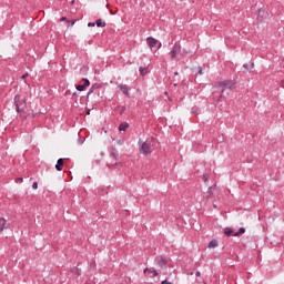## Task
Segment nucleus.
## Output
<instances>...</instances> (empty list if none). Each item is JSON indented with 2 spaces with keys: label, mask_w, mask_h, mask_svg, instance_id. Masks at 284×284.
I'll use <instances>...</instances> for the list:
<instances>
[{
  "label": "nucleus",
  "mask_w": 284,
  "mask_h": 284,
  "mask_svg": "<svg viewBox=\"0 0 284 284\" xmlns=\"http://www.w3.org/2000/svg\"><path fill=\"white\" fill-rule=\"evenodd\" d=\"M162 284H172V282L164 280V281H162Z\"/></svg>",
  "instance_id": "bb28decb"
},
{
  "label": "nucleus",
  "mask_w": 284,
  "mask_h": 284,
  "mask_svg": "<svg viewBox=\"0 0 284 284\" xmlns=\"http://www.w3.org/2000/svg\"><path fill=\"white\" fill-rule=\"evenodd\" d=\"M232 81L230 80H224L219 82V88H224L221 91V99H225V92H232Z\"/></svg>",
  "instance_id": "7ed1b4c3"
},
{
  "label": "nucleus",
  "mask_w": 284,
  "mask_h": 284,
  "mask_svg": "<svg viewBox=\"0 0 284 284\" xmlns=\"http://www.w3.org/2000/svg\"><path fill=\"white\" fill-rule=\"evenodd\" d=\"M63 159L62 158H60V159H58V161H57V164H55V170L58 171V172H61L62 170H63Z\"/></svg>",
  "instance_id": "0eeeda50"
},
{
  "label": "nucleus",
  "mask_w": 284,
  "mask_h": 284,
  "mask_svg": "<svg viewBox=\"0 0 284 284\" xmlns=\"http://www.w3.org/2000/svg\"><path fill=\"white\" fill-rule=\"evenodd\" d=\"M95 26H98V28H105V21H103L102 19H98L95 21Z\"/></svg>",
  "instance_id": "dca6fc26"
},
{
  "label": "nucleus",
  "mask_w": 284,
  "mask_h": 284,
  "mask_svg": "<svg viewBox=\"0 0 284 284\" xmlns=\"http://www.w3.org/2000/svg\"><path fill=\"white\" fill-rule=\"evenodd\" d=\"M78 276H81V273H80V272H78Z\"/></svg>",
  "instance_id": "58836bf2"
},
{
  "label": "nucleus",
  "mask_w": 284,
  "mask_h": 284,
  "mask_svg": "<svg viewBox=\"0 0 284 284\" xmlns=\"http://www.w3.org/2000/svg\"><path fill=\"white\" fill-rule=\"evenodd\" d=\"M99 88H101V84H93L90 90L87 93V98H90V94H92L95 90H99Z\"/></svg>",
  "instance_id": "9b49d317"
},
{
  "label": "nucleus",
  "mask_w": 284,
  "mask_h": 284,
  "mask_svg": "<svg viewBox=\"0 0 284 284\" xmlns=\"http://www.w3.org/2000/svg\"><path fill=\"white\" fill-rule=\"evenodd\" d=\"M82 81L84 82L82 85H84V88H90V80L88 79H82Z\"/></svg>",
  "instance_id": "4be33fe9"
},
{
  "label": "nucleus",
  "mask_w": 284,
  "mask_h": 284,
  "mask_svg": "<svg viewBox=\"0 0 284 284\" xmlns=\"http://www.w3.org/2000/svg\"><path fill=\"white\" fill-rule=\"evenodd\" d=\"M174 87L176 88V83H174Z\"/></svg>",
  "instance_id": "79ce46f5"
},
{
  "label": "nucleus",
  "mask_w": 284,
  "mask_h": 284,
  "mask_svg": "<svg viewBox=\"0 0 284 284\" xmlns=\"http://www.w3.org/2000/svg\"><path fill=\"white\" fill-rule=\"evenodd\" d=\"M79 92H83L85 90L84 84H79L75 87Z\"/></svg>",
  "instance_id": "aec40b11"
},
{
  "label": "nucleus",
  "mask_w": 284,
  "mask_h": 284,
  "mask_svg": "<svg viewBox=\"0 0 284 284\" xmlns=\"http://www.w3.org/2000/svg\"><path fill=\"white\" fill-rule=\"evenodd\" d=\"M175 75H179V72H175Z\"/></svg>",
  "instance_id": "ea45409f"
},
{
  "label": "nucleus",
  "mask_w": 284,
  "mask_h": 284,
  "mask_svg": "<svg viewBox=\"0 0 284 284\" xmlns=\"http://www.w3.org/2000/svg\"><path fill=\"white\" fill-rule=\"evenodd\" d=\"M60 21H68V18H67V17H62V18L60 19Z\"/></svg>",
  "instance_id": "c85d7f7f"
},
{
  "label": "nucleus",
  "mask_w": 284,
  "mask_h": 284,
  "mask_svg": "<svg viewBox=\"0 0 284 284\" xmlns=\"http://www.w3.org/2000/svg\"><path fill=\"white\" fill-rule=\"evenodd\" d=\"M74 23H77V20L71 21V23H70L71 28H72V26H74Z\"/></svg>",
  "instance_id": "c756f323"
},
{
  "label": "nucleus",
  "mask_w": 284,
  "mask_h": 284,
  "mask_svg": "<svg viewBox=\"0 0 284 284\" xmlns=\"http://www.w3.org/2000/svg\"><path fill=\"white\" fill-rule=\"evenodd\" d=\"M280 85L281 88H284V80L281 81Z\"/></svg>",
  "instance_id": "7c9ffc66"
},
{
  "label": "nucleus",
  "mask_w": 284,
  "mask_h": 284,
  "mask_svg": "<svg viewBox=\"0 0 284 284\" xmlns=\"http://www.w3.org/2000/svg\"><path fill=\"white\" fill-rule=\"evenodd\" d=\"M169 54L172 60L176 59V55L181 54V43L175 42Z\"/></svg>",
  "instance_id": "20e7f679"
},
{
  "label": "nucleus",
  "mask_w": 284,
  "mask_h": 284,
  "mask_svg": "<svg viewBox=\"0 0 284 284\" xmlns=\"http://www.w3.org/2000/svg\"><path fill=\"white\" fill-rule=\"evenodd\" d=\"M144 274H153V276H159V272L154 268H144Z\"/></svg>",
  "instance_id": "f8f14e48"
},
{
  "label": "nucleus",
  "mask_w": 284,
  "mask_h": 284,
  "mask_svg": "<svg viewBox=\"0 0 284 284\" xmlns=\"http://www.w3.org/2000/svg\"><path fill=\"white\" fill-rule=\"evenodd\" d=\"M139 71H140V74H141L142 77H145V74H146L145 68L140 67Z\"/></svg>",
  "instance_id": "5701e85b"
},
{
  "label": "nucleus",
  "mask_w": 284,
  "mask_h": 284,
  "mask_svg": "<svg viewBox=\"0 0 284 284\" xmlns=\"http://www.w3.org/2000/svg\"><path fill=\"white\" fill-rule=\"evenodd\" d=\"M18 181H21V182H22V181H23V178H18Z\"/></svg>",
  "instance_id": "c9c22d12"
},
{
  "label": "nucleus",
  "mask_w": 284,
  "mask_h": 284,
  "mask_svg": "<svg viewBox=\"0 0 284 284\" xmlns=\"http://www.w3.org/2000/svg\"><path fill=\"white\" fill-rule=\"evenodd\" d=\"M195 276H201V273L197 271L196 273H195Z\"/></svg>",
  "instance_id": "72a5a7b5"
},
{
  "label": "nucleus",
  "mask_w": 284,
  "mask_h": 284,
  "mask_svg": "<svg viewBox=\"0 0 284 284\" xmlns=\"http://www.w3.org/2000/svg\"><path fill=\"white\" fill-rule=\"evenodd\" d=\"M197 73H199V74H203V67H199Z\"/></svg>",
  "instance_id": "a878e982"
},
{
  "label": "nucleus",
  "mask_w": 284,
  "mask_h": 284,
  "mask_svg": "<svg viewBox=\"0 0 284 284\" xmlns=\"http://www.w3.org/2000/svg\"><path fill=\"white\" fill-rule=\"evenodd\" d=\"M140 143V153L144 154V156H150L152 154V151L154 148H156V139L149 138L145 142H139Z\"/></svg>",
  "instance_id": "f257e3e1"
},
{
  "label": "nucleus",
  "mask_w": 284,
  "mask_h": 284,
  "mask_svg": "<svg viewBox=\"0 0 284 284\" xmlns=\"http://www.w3.org/2000/svg\"><path fill=\"white\" fill-rule=\"evenodd\" d=\"M73 97H77V92L73 93Z\"/></svg>",
  "instance_id": "4c0bfd02"
},
{
  "label": "nucleus",
  "mask_w": 284,
  "mask_h": 284,
  "mask_svg": "<svg viewBox=\"0 0 284 284\" xmlns=\"http://www.w3.org/2000/svg\"><path fill=\"white\" fill-rule=\"evenodd\" d=\"M214 190H216V184H213L212 186L209 187L207 199H213L214 197Z\"/></svg>",
  "instance_id": "6e6552de"
},
{
  "label": "nucleus",
  "mask_w": 284,
  "mask_h": 284,
  "mask_svg": "<svg viewBox=\"0 0 284 284\" xmlns=\"http://www.w3.org/2000/svg\"><path fill=\"white\" fill-rule=\"evenodd\" d=\"M111 156H113V159L115 160V163H116V161H119V153L112 151Z\"/></svg>",
  "instance_id": "412c9836"
},
{
  "label": "nucleus",
  "mask_w": 284,
  "mask_h": 284,
  "mask_svg": "<svg viewBox=\"0 0 284 284\" xmlns=\"http://www.w3.org/2000/svg\"><path fill=\"white\" fill-rule=\"evenodd\" d=\"M71 4H74V0H71Z\"/></svg>",
  "instance_id": "e433bc0d"
},
{
  "label": "nucleus",
  "mask_w": 284,
  "mask_h": 284,
  "mask_svg": "<svg viewBox=\"0 0 284 284\" xmlns=\"http://www.w3.org/2000/svg\"><path fill=\"white\" fill-rule=\"evenodd\" d=\"M28 77V73L23 74L21 79H26Z\"/></svg>",
  "instance_id": "473e14b6"
},
{
  "label": "nucleus",
  "mask_w": 284,
  "mask_h": 284,
  "mask_svg": "<svg viewBox=\"0 0 284 284\" xmlns=\"http://www.w3.org/2000/svg\"><path fill=\"white\" fill-rule=\"evenodd\" d=\"M241 234H245V227H240L239 231L233 234V236H241Z\"/></svg>",
  "instance_id": "a211bd4d"
},
{
  "label": "nucleus",
  "mask_w": 284,
  "mask_h": 284,
  "mask_svg": "<svg viewBox=\"0 0 284 284\" xmlns=\"http://www.w3.org/2000/svg\"><path fill=\"white\" fill-rule=\"evenodd\" d=\"M207 247L210 250L214 248V247H219V241L216 240H212L209 244H207Z\"/></svg>",
  "instance_id": "2eb2a0df"
},
{
  "label": "nucleus",
  "mask_w": 284,
  "mask_h": 284,
  "mask_svg": "<svg viewBox=\"0 0 284 284\" xmlns=\"http://www.w3.org/2000/svg\"><path fill=\"white\" fill-rule=\"evenodd\" d=\"M203 179H204V183H207V175H203Z\"/></svg>",
  "instance_id": "cd10ccee"
},
{
  "label": "nucleus",
  "mask_w": 284,
  "mask_h": 284,
  "mask_svg": "<svg viewBox=\"0 0 284 284\" xmlns=\"http://www.w3.org/2000/svg\"><path fill=\"white\" fill-rule=\"evenodd\" d=\"M97 26V22H89L88 28H94Z\"/></svg>",
  "instance_id": "b1692460"
},
{
  "label": "nucleus",
  "mask_w": 284,
  "mask_h": 284,
  "mask_svg": "<svg viewBox=\"0 0 284 284\" xmlns=\"http://www.w3.org/2000/svg\"><path fill=\"white\" fill-rule=\"evenodd\" d=\"M213 207H216V204H213Z\"/></svg>",
  "instance_id": "a19ab883"
},
{
  "label": "nucleus",
  "mask_w": 284,
  "mask_h": 284,
  "mask_svg": "<svg viewBox=\"0 0 284 284\" xmlns=\"http://www.w3.org/2000/svg\"><path fill=\"white\" fill-rule=\"evenodd\" d=\"M224 234L226 236H232V234H234V230H232V227H225L224 229Z\"/></svg>",
  "instance_id": "f3484780"
},
{
  "label": "nucleus",
  "mask_w": 284,
  "mask_h": 284,
  "mask_svg": "<svg viewBox=\"0 0 284 284\" xmlns=\"http://www.w3.org/2000/svg\"><path fill=\"white\" fill-rule=\"evenodd\" d=\"M14 105L18 114H21L23 110H26V105H28L26 98L21 95H16L14 97Z\"/></svg>",
  "instance_id": "f03ea898"
},
{
  "label": "nucleus",
  "mask_w": 284,
  "mask_h": 284,
  "mask_svg": "<svg viewBox=\"0 0 284 284\" xmlns=\"http://www.w3.org/2000/svg\"><path fill=\"white\" fill-rule=\"evenodd\" d=\"M119 88H120L121 92H123V94H125L126 97L130 95V89L128 88V85L119 84Z\"/></svg>",
  "instance_id": "1a4fd4ad"
},
{
  "label": "nucleus",
  "mask_w": 284,
  "mask_h": 284,
  "mask_svg": "<svg viewBox=\"0 0 284 284\" xmlns=\"http://www.w3.org/2000/svg\"><path fill=\"white\" fill-rule=\"evenodd\" d=\"M158 265L159 267H165V265H168V260L163 257H158Z\"/></svg>",
  "instance_id": "ddd939ff"
},
{
  "label": "nucleus",
  "mask_w": 284,
  "mask_h": 284,
  "mask_svg": "<svg viewBox=\"0 0 284 284\" xmlns=\"http://www.w3.org/2000/svg\"><path fill=\"white\" fill-rule=\"evenodd\" d=\"M161 49V42L158 44V50Z\"/></svg>",
  "instance_id": "f704fd0d"
},
{
  "label": "nucleus",
  "mask_w": 284,
  "mask_h": 284,
  "mask_svg": "<svg viewBox=\"0 0 284 284\" xmlns=\"http://www.w3.org/2000/svg\"><path fill=\"white\" fill-rule=\"evenodd\" d=\"M32 189H33V190H38V189H39V183L34 182V183L32 184Z\"/></svg>",
  "instance_id": "393cba45"
},
{
  "label": "nucleus",
  "mask_w": 284,
  "mask_h": 284,
  "mask_svg": "<svg viewBox=\"0 0 284 284\" xmlns=\"http://www.w3.org/2000/svg\"><path fill=\"white\" fill-rule=\"evenodd\" d=\"M243 68H245V70H252V68H254V62H252L251 65L247 63H244Z\"/></svg>",
  "instance_id": "6ab92c4d"
},
{
  "label": "nucleus",
  "mask_w": 284,
  "mask_h": 284,
  "mask_svg": "<svg viewBox=\"0 0 284 284\" xmlns=\"http://www.w3.org/2000/svg\"><path fill=\"white\" fill-rule=\"evenodd\" d=\"M128 128H130V123L128 122H122L119 126V131L120 132H125V130H128Z\"/></svg>",
  "instance_id": "4468645a"
},
{
  "label": "nucleus",
  "mask_w": 284,
  "mask_h": 284,
  "mask_svg": "<svg viewBox=\"0 0 284 284\" xmlns=\"http://www.w3.org/2000/svg\"><path fill=\"white\" fill-rule=\"evenodd\" d=\"M192 114H199V111L192 110Z\"/></svg>",
  "instance_id": "2f4dec72"
},
{
  "label": "nucleus",
  "mask_w": 284,
  "mask_h": 284,
  "mask_svg": "<svg viewBox=\"0 0 284 284\" xmlns=\"http://www.w3.org/2000/svg\"><path fill=\"white\" fill-rule=\"evenodd\" d=\"M8 227H10L8 221H6L3 217H0V233L3 232V230H8Z\"/></svg>",
  "instance_id": "423d86ee"
},
{
  "label": "nucleus",
  "mask_w": 284,
  "mask_h": 284,
  "mask_svg": "<svg viewBox=\"0 0 284 284\" xmlns=\"http://www.w3.org/2000/svg\"><path fill=\"white\" fill-rule=\"evenodd\" d=\"M270 242H271V245H278L281 243V239L277 237L276 235H272L270 237Z\"/></svg>",
  "instance_id": "9d476101"
},
{
  "label": "nucleus",
  "mask_w": 284,
  "mask_h": 284,
  "mask_svg": "<svg viewBox=\"0 0 284 284\" xmlns=\"http://www.w3.org/2000/svg\"><path fill=\"white\" fill-rule=\"evenodd\" d=\"M146 43H148L149 48H151V50H152L153 48L156 47V43H159V41L152 37H149V38H146Z\"/></svg>",
  "instance_id": "39448f33"
}]
</instances>
